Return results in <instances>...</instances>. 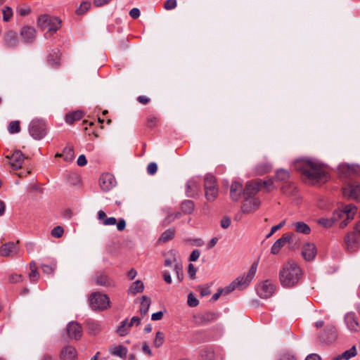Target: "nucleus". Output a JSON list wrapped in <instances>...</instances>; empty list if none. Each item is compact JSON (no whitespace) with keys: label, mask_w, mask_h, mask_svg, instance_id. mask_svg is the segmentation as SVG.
<instances>
[{"label":"nucleus","mask_w":360,"mask_h":360,"mask_svg":"<svg viewBox=\"0 0 360 360\" xmlns=\"http://www.w3.org/2000/svg\"><path fill=\"white\" fill-rule=\"evenodd\" d=\"M294 168L304 175L312 184H324L328 179V174L322 165L311 160H297L294 162Z\"/></svg>","instance_id":"nucleus-1"},{"label":"nucleus","mask_w":360,"mask_h":360,"mask_svg":"<svg viewBox=\"0 0 360 360\" xmlns=\"http://www.w3.org/2000/svg\"><path fill=\"white\" fill-rule=\"evenodd\" d=\"M302 271L294 260L283 264L279 272V280L283 287L290 288L297 285L301 279Z\"/></svg>","instance_id":"nucleus-2"},{"label":"nucleus","mask_w":360,"mask_h":360,"mask_svg":"<svg viewBox=\"0 0 360 360\" xmlns=\"http://www.w3.org/2000/svg\"><path fill=\"white\" fill-rule=\"evenodd\" d=\"M257 262H254L245 276H238L229 285L224 288H220L221 290H223V294H229L237 288L240 289L246 288L253 279L257 271Z\"/></svg>","instance_id":"nucleus-3"},{"label":"nucleus","mask_w":360,"mask_h":360,"mask_svg":"<svg viewBox=\"0 0 360 360\" xmlns=\"http://www.w3.org/2000/svg\"><path fill=\"white\" fill-rule=\"evenodd\" d=\"M89 304L91 309L94 311H104L110 307L109 297L100 292H94L90 295Z\"/></svg>","instance_id":"nucleus-4"},{"label":"nucleus","mask_w":360,"mask_h":360,"mask_svg":"<svg viewBox=\"0 0 360 360\" xmlns=\"http://www.w3.org/2000/svg\"><path fill=\"white\" fill-rule=\"evenodd\" d=\"M28 131L34 139L41 140L47 134L46 122L41 119H33L28 126Z\"/></svg>","instance_id":"nucleus-5"},{"label":"nucleus","mask_w":360,"mask_h":360,"mask_svg":"<svg viewBox=\"0 0 360 360\" xmlns=\"http://www.w3.org/2000/svg\"><path fill=\"white\" fill-rule=\"evenodd\" d=\"M61 21L48 15H42L38 18L37 25L41 30H47L51 34L55 33L60 27Z\"/></svg>","instance_id":"nucleus-6"},{"label":"nucleus","mask_w":360,"mask_h":360,"mask_svg":"<svg viewBox=\"0 0 360 360\" xmlns=\"http://www.w3.org/2000/svg\"><path fill=\"white\" fill-rule=\"evenodd\" d=\"M94 283L99 286L105 288L115 287V282L107 273L103 271H98L94 276Z\"/></svg>","instance_id":"nucleus-7"},{"label":"nucleus","mask_w":360,"mask_h":360,"mask_svg":"<svg viewBox=\"0 0 360 360\" xmlns=\"http://www.w3.org/2000/svg\"><path fill=\"white\" fill-rule=\"evenodd\" d=\"M5 158L8 160V163L14 171L22 167L25 158L24 154L20 150H15L11 155H7Z\"/></svg>","instance_id":"nucleus-8"},{"label":"nucleus","mask_w":360,"mask_h":360,"mask_svg":"<svg viewBox=\"0 0 360 360\" xmlns=\"http://www.w3.org/2000/svg\"><path fill=\"white\" fill-rule=\"evenodd\" d=\"M276 286L269 281H265L260 283L257 288V293L262 298H269L275 292Z\"/></svg>","instance_id":"nucleus-9"},{"label":"nucleus","mask_w":360,"mask_h":360,"mask_svg":"<svg viewBox=\"0 0 360 360\" xmlns=\"http://www.w3.org/2000/svg\"><path fill=\"white\" fill-rule=\"evenodd\" d=\"M99 185L103 191L111 190L116 185V180L110 173L103 174L99 179Z\"/></svg>","instance_id":"nucleus-10"},{"label":"nucleus","mask_w":360,"mask_h":360,"mask_svg":"<svg viewBox=\"0 0 360 360\" xmlns=\"http://www.w3.org/2000/svg\"><path fill=\"white\" fill-rule=\"evenodd\" d=\"M293 233H286L283 234L281 238L278 239L272 245L271 248V253L273 255H277L281 249L287 243H290L292 241Z\"/></svg>","instance_id":"nucleus-11"},{"label":"nucleus","mask_w":360,"mask_h":360,"mask_svg":"<svg viewBox=\"0 0 360 360\" xmlns=\"http://www.w3.org/2000/svg\"><path fill=\"white\" fill-rule=\"evenodd\" d=\"M260 206V200L257 198L245 197L242 210L244 213H250L257 210Z\"/></svg>","instance_id":"nucleus-12"},{"label":"nucleus","mask_w":360,"mask_h":360,"mask_svg":"<svg viewBox=\"0 0 360 360\" xmlns=\"http://www.w3.org/2000/svg\"><path fill=\"white\" fill-rule=\"evenodd\" d=\"M67 333L70 339L79 340L82 335V328L77 322L72 321L68 323L66 328Z\"/></svg>","instance_id":"nucleus-13"},{"label":"nucleus","mask_w":360,"mask_h":360,"mask_svg":"<svg viewBox=\"0 0 360 360\" xmlns=\"http://www.w3.org/2000/svg\"><path fill=\"white\" fill-rule=\"evenodd\" d=\"M317 253L316 245L314 243H307L302 247V255L306 261H312Z\"/></svg>","instance_id":"nucleus-14"},{"label":"nucleus","mask_w":360,"mask_h":360,"mask_svg":"<svg viewBox=\"0 0 360 360\" xmlns=\"http://www.w3.org/2000/svg\"><path fill=\"white\" fill-rule=\"evenodd\" d=\"M343 195L360 201V185H348L343 188Z\"/></svg>","instance_id":"nucleus-15"},{"label":"nucleus","mask_w":360,"mask_h":360,"mask_svg":"<svg viewBox=\"0 0 360 360\" xmlns=\"http://www.w3.org/2000/svg\"><path fill=\"white\" fill-rule=\"evenodd\" d=\"M19 241L15 243L13 242H8L1 245L0 248V254L3 257H9L15 255L18 252L17 244Z\"/></svg>","instance_id":"nucleus-16"},{"label":"nucleus","mask_w":360,"mask_h":360,"mask_svg":"<svg viewBox=\"0 0 360 360\" xmlns=\"http://www.w3.org/2000/svg\"><path fill=\"white\" fill-rule=\"evenodd\" d=\"M346 249L348 252H354L359 247L357 236L355 233L347 234L345 239Z\"/></svg>","instance_id":"nucleus-17"},{"label":"nucleus","mask_w":360,"mask_h":360,"mask_svg":"<svg viewBox=\"0 0 360 360\" xmlns=\"http://www.w3.org/2000/svg\"><path fill=\"white\" fill-rule=\"evenodd\" d=\"M218 314L214 311H206L202 314H198L194 316L195 322L198 324H205L209 322L216 320Z\"/></svg>","instance_id":"nucleus-18"},{"label":"nucleus","mask_w":360,"mask_h":360,"mask_svg":"<svg viewBox=\"0 0 360 360\" xmlns=\"http://www.w3.org/2000/svg\"><path fill=\"white\" fill-rule=\"evenodd\" d=\"M259 191L261 190L258 180L252 181L246 184L245 188L243 189V195L245 197H253Z\"/></svg>","instance_id":"nucleus-19"},{"label":"nucleus","mask_w":360,"mask_h":360,"mask_svg":"<svg viewBox=\"0 0 360 360\" xmlns=\"http://www.w3.org/2000/svg\"><path fill=\"white\" fill-rule=\"evenodd\" d=\"M60 360H76L77 358V353L72 346H66L63 347L60 354Z\"/></svg>","instance_id":"nucleus-20"},{"label":"nucleus","mask_w":360,"mask_h":360,"mask_svg":"<svg viewBox=\"0 0 360 360\" xmlns=\"http://www.w3.org/2000/svg\"><path fill=\"white\" fill-rule=\"evenodd\" d=\"M243 193V185L240 182L234 181L230 188V197L233 201H238Z\"/></svg>","instance_id":"nucleus-21"},{"label":"nucleus","mask_w":360,"mask_h":360,"mask_svg":"<svg viewBox=\"0 0 360 360\" xmlns=\"http://www.w3.org/2000/svg\"><path fill=\"white\" fill-rule=\"evenodd\" d=\"M345 321L349 330L356 332L359 329V324L354 313H348L345 317Z\"/></svg>","instance_id":"nucleus-22"},{"label":"nucleus","mask_w":360,"mask_h":360,"mask_svg":"<svg viewBox=\"0 0 360 360\" xmlns=\"http://www.w3.org/2000/svg\"><path fill=\"white\" fill-rule=\"evenodd\" d=\"M60 53L56 50H52L47 56V63L51 67L56 68L60 66Z\"/></svg>","instance_id":"nucleus-23"},{"label":"nucleus","mask_w":360,"mask_h":360,"mask_svg":"<svg viewBox=\"0 0 360 360\" xmlns=\"http://www.w3.org/2000/svg\"><path fill=\"white\" fill-rule=\"evenodd\" d=\"M20 34L25 42H32L35 38V30L31 27H23L21 29Z\"/></svg>","instance_id":"nucleus-24"},{"label":"nucleus","mask_w":360,"mask_h":360,"mask_svg":"<svg viewBox=\"0 0 360 360\" xmlns=\"http://www.w3.org/2000/svg\"><path fill=\"white\" fill-rule=\"evenodd\" d=\"M98 219L101 221L104 226H112L117 223V219L115 217H107L105 212L103 210L98 212Z\"/></svg>","instance_id":"nucleus-25"},{"label":"nucleus","mask_w":360,"mask_h":360,"mask_svg":"<svg viewBox=\"0 0 360 360\" xmlns=\"http://www.w3.org/2000/svg\"><path fill=\"white\" fill-rule=\"evenodd\" d=\"M5 42L8 47H15L18 43L17 34L13 31H8L5 37Z\"/></svg>","instance_id":"nucleus-26"},{"label":"nucleus","mask_w":360,"mask_h":360,"mask_svg":"<svg viewBox=\"0 0 360 360\" xmlns=\"http://www.w3.org/2000/svg\"><path fill=\"white\" fill-rule=\"evenodd\" d=\"M356 211L357 207L354 205H347L344 207L343 210L339 214V217H341L342 215H346L347 216V219L352 220L353 219Z\"/></svg>","instance_id":"nucleus-27"},{"label":"nucleus","mask_w":360,"mask_h":360,"mask_svg":"<svg viewBox=\"0 0 360 360\" xmlns=\"http://www.w3.org/2000/svg\"><path fill=\"white\" fill-rule=\"evenodd\" d=\"M109 352L112 355L121 358H125L127 354V347L122 345L113 346L110 348Z\"/></svg>","instance_id":"nucleus-28"},{"label":"nucleus","mask_w":360,"mask_h":360,"mask_svg":"<svg viewBox=\"0 0 360 360\" xmlns=\"http://www.w3.org/2000/svg\"><path fill=\"white\" fill-rule=\"evenodd\" d=\"M175 233H176L175 228L174 227L169 228L161 234V236L158 240V242L165 243L171 240L175 236Z\"/></svg>","instance_id":"nucleus-29"},{"label":"nucleus","mask_w":360,"mask_h":360,"mask_svg":"<svg viewBox=\"0 0 360 360\" xmlns=\"http://www.w3.org/2000/svg\"><path fill=\"white\" fill-rule=\"evenodd\" d=\"M293 227L297 233L308 235L311 233L310 227L303 221H297L293 224Z\"/></svg>","instance_id":"nucleus-30"},{"label":"nucleus","mask_w":360,"mask_h":360,"mask_svg":"<svg viewBox=\"0 0 360 360\" xmlns=\"http://www.w3.org/2000/svg\"><path fill=\"white\" fill-rule=\"evenodd\" d=\"M102 330L101 325L94 321H89L87 322V331L89 334L96 335Z\"/></svg>","instance_id":"nucleus-31"},{"label":"nucleus","mask_w":360,"mask_h":360,"mask_svg":"<svg viewBox=\"0 0 360 360\" xmlns=\"http://www.w3.org/2000/svg\"><path fill=\"white\" fill-rule=\"evenodd\" d=\"M290 177V174L288 170L280 169L276 172L275 180L276 181L283 182V184L288 181Z\"/></svg>","instance_id":"nucleus-32"},{"label":"nucleus","mask_w":360,"mask_h":360,"mask_svg":"<svg viewBox=\"0 0 360 360\" xmlns=\"http://www.w3.org/2000/svg\"><path fill=\"white\" fill-rule=\"evenodd\" d=\"M217 183L216 178L212 174H207L204 179V188L205 191L217 188Z\"/></svg>","instance_id":"nucleus-33"},{"label":"nucleus","mask_w":360,"mask_h":360,"mask_svg":"<svg viewBox=\"0 0 360 360\" xmlns=\"http://www.w3.org/2000/svg\"><path fill=\"white\" fill-rule=\"evenodd\" d=\"M143 283L140 280H137L131 285V286L128 289V293L134 295L137 293L142 292L143 291Z\"/></svg>","instance_id":"nucleus-34"},{"label":"nucleus","mask_w":360,"mask_h":360,"mask_svg":"<svg viewBox=\"0 0 360 360\" xmlns=\"http://www.w3.org/2000/svg\"><path fill=\"white\" fill-rule=\"evenodd\" d=\"M84 116V113L81 110H77L71 113H68L65 116V121L68 124H73L75 121L81 120Z\"/></svg>","instance_id":"nucleus-35"},{"label":"nucleus","mask_w":360,"mask_h":360,"mask_svg":"<svg viewBox=\"0 0 360 360\" xmlns=\"http://www.w3.org/2000/svg\"><path fill=\"white\" fill-rule=\"evenodd\" d=\"M324 333H328V335L326 338L323 337V341L326 342H331L336 338V329L334 326H328L325 329Z\"/></svg>","instance_id":"nucleus-36"},{"label":"nucleus","mask_w":360,"mask_h":360,"mask_svg":"<svg viewBox=\"0 0 360 360\" xmlns=\"http://www.w3.org/2000/svg\"><path fill=\"white\" fill-rule=\"evenodd\" d=\"M150 305V299L146 295L142 296V302L140 306V313L143 316L146 315Z\"/></svg>","instance_id":"nucleus-37"},{"label":"nucleus","mask_w":360,"mask_h":360,"mask_svg":"<svg viewBox=\"0 0 360 360\" xmlns=\"http://www.w3.org/2000/svg\"><path fill=\"white\" fill-rule=\"evenodd\" d=\"M271 169V166L270 164L264 162L259 164L255 167V173L257 175H263L269 172Z\"/></svg>","instance_id":"nucleus-38"},{"label":"nucleus","mask_w":360,"mask_h":360,"mask_svg":"<svg viewBox=\"0 0 360 360\" xmlns=\"http://www.w3.org/2000/svg\"><path fill=\"white\" fill-rule=\"evenodd\" d=\"M195 208V204L192 200H185L181 205V210L185 214H191Z\"/></svg>","instance_id":"nucleus-39"},{"label":"nucleus","mask_w":360,"mask_h":360,"mask_svg":"<svg viewBox=\"0 0 360 360\" xmlns=\"http://www.w3.org/2000/svg\"><path fill=\"white\" fill-rule=\"evenodd\" d=\"M260 190L265 189L266 192H270L275 188L274 181L271 179H269L266 181L258 180Z\"/></svg>","instance_id":"nucleus-40"},{"label":"nucleus","mask_w":360,"mask_h":360,"mask_svg":"<svg viewBox=\"0 0 360 360\" xmlns=\"http://www.w3.org/2000/svg\"><path fill=\"white\" fill-rule=\"evenodd\" d=\"M62 157L67 162H70L73 160L75 157L74 150L72 146H67L63 149L61 153Z\"/></svg>","instance_id":"nucleus-41"},{"label":"nucleus","mask_w":360,"mask_h":360,"mask_svg":"<svg viewBox=\"0 0 360 360\" xmlns=\"http://www.w3.org/2000/svg\"><path fill=\"white\" fill-rule=\"evenodd\" d=\"M296 187L295 184L289 181L284 183L283 186L281 187L282 192L289 195H292Z\"/></svg>","instance_id":"nucleus-42"},{"label":"nucleus","mask_w":360,"mask_h":360,"mask_svg":"<svg viewBox=\"0 0 360 360\" xmlns=\"http://www.w3.org/2000/svg\"><path fill=\"white\" fill-rule=\"evenodd\" d=\"M218 187L205 191V195L207 200L209 202L214 201L218 197Z\"/></svg>","instance_id":"nucleus-43"},{"label":"nucleus","mask_w":360,"mask_h":360,"mask_svg":"<svg viewBox=\"0 0 360 360\" xmlns=\"http://www.w3.org/2000/svg\"><path fill=\"white\" fill-rule=\"evenodd\" d=\"M164 342L165 334L161 331L157 332L155 334V339L153 342V345L156 348H159L163 345Z\"/></svg>","instance_id":"nucleus-44"},{"label":"nucleus","mask_w":360,"mask_h":360,"mask_svg":"<svg viewBox=\"0 0 360 360\" xmlns=\"http://www.w3.org/2000/svg\"><path fill=\"white\" fill-rule=\"evenodd\" d=\"M20 122L18 120L11 121L8 126V130L12 134L20 132Z\"/></svg>","instance_id":"nucleus-45"},{"label":"nucleus","mask_w":360,"mask_h":360,"mask_svg":"<svg viewBox=\"0 0 360 360\" xmlns=\"http://www.w3.org/2000/svg\"><path fill=\"white\" fill-rule=\"evenodd\" d=\"M91 8V3L89 1H83L80 6L77 8L75 13L77 15H80L84 14Z\"/></svg>","instance_id":"nucleus-46"},{"label":"nucleus","mask_w":360,"mask_h":360,"mask_svg":"<svg viewBox=\"0 0 360 360\" xmlns=\"http://www.w3.org/2000/svg\"><path fill=\"white\" fill-rule=\"evenodd\" d=\"M357 354L356 346H352L349 350L344 352L341 354L343 359L349 360L350 358L355 356Z\"/></svg>","instance_id":"nucleus-47"},{"label":"nucleus","mask_w":360,"mask_h":360,"mask_svg":"<svg viewBox=\"0 0 360 360\" xmlns=\"http://www.w3.org/2000/svg\"><path fill=\"white\" fill-rule=\"evenodd\" d=\"M2 13H3V20L5 22H8L13 16V10L9 6H5L3 8Z\"/></svg>","instance_id":"nucleus-48"},{"label":"nucleus","mask_w":360,"mask_h":360,"mask_svg":"<svg viewBox=\"0 0 360 360\" xmlns=\"http://www.w3.org/2000/svg\"><path fill=\"white\" fill-rule=\"evenodd\" d=\"M127 319L124 320L121 322L120 326L118 327L117 332L120 336H124L128 333V330L127 328Z\"/></svg>","instance_id":"nucleus-49"},{"label":"nucleus","mask_w":360,"mask_h":360,"mask_svg":"<svg viewBox=\"0 0 360 360\" xmlns=\"http://www.w3.org/2000/svg\"><path fill=\"white\" fill-rule=\"evenodd\" d=\"M51 234L53 238H61L64 234V229L61 226H56L51 230Z\"/></svg>","instance_id":"nucleus-50"},{"label":"nucleus","mask_w":360,"mask_h":360,"mask_svg":"<svg viewBox=\"0 0 360 360\" xmlns=\"http://www.w3.org/2000/svg\"><path fill=\"white\" fill-rule=\"evenodd\" d=\"M278 360H296V357L293 353L286 351L280 354Z\"/></svg>","instance_id":"nucleus-51"},{"label":"nucleus","mask_w":360,"mask_h":360,"mask_svg":"<svg viewBox=\"0 0 360 360\" xmlns=\"http://www.w3.org/2000/svg\"><path fill=\"white\" fill-rule=\"evenodd\" d=\"M174 271L176 274L178 279L181 281L184 279L183 266L181 263H176L174 265Z\"/></svg>","instance_id":"nucleus-52"},{"label":"nucleus","mask_w":360,"mask_h":360,"mask_svg":"<svg viewBox=\"0 0 360 360\" xmlns=\"http://www.w3.org/2000/svg\"><path fill=\"white\" fill-rule=\"evenodd\" d=\"M41 269L44 273L50 274H52L56 267V264L53 263L51 265L41 264Z\"/></svg>","instance_id":"nucleus-53"},{"label":"nucleus","mask_w":360,"mask_h":360,"mask_svg":"<svg viewBox=\"0 0 360 360\" xmlns=\"http://www.w3.org/2000/svg\"><path fill=\"white\" fill-rule=\"evenodd\" d=\"M318 222L321 226L329 228L333 226L334 221L332 219L321 218L319 219Z\"/></svg>","instance_id":"nucleus-54"},{"label":"nucleus","mask_w":360,"mask_h":360,"mask_svg":"<svg viewBox=\"0 0 360 360\" xmlns=\"http://www.w3.org/2000/svg\"><path fill=\"white\" fill-rule=\"evenodd\" d=\"M176 0H166L164 4V8L166 10H172L176 7Z\"/></svg>","instance_id":"nucleus-55"},{"label":"nucleus","mask_w":360,"mask_h":360,"mask_svg":"<svg viewBox=\"0 0 360 360\" xmlns=\"http://www.w3.org/2000/svg\"><path fill=\"white\" fill-rule=\"evenodd\" d=\"M187 302H188V304L192 307H196L199 304L198 300L195 298V297L193 295V293H190L188 295Z\"/></svg>","instance_id":"nucleus-56"},{"label":"nucleus","mask_w":360,"mask_h":360,"mask_svg":"<svg viewBox=\"0 0 360 360\" xmlns=\"http://www.w3.org/2000/svg\"><path fill=\"white\" fill-rule=\"evenodd\" d=\"M285 224V220L281 221L278 224L274 226L271 229L270 233L266 236V238L271 237L276 231L281 229Z\"/></svg>","instance_id":"nucleus-57"},{"label":"nucleus","mask_w":360,"mask_h":360,"mask_svg":"<svg viewBox=\"0 0 360 360\" xmlns=\"http://www.w3.org/2000/svg\"><path fill=\"white\" fill-rule=\"evenodd\" d=\"M9 281L11 283H16L22 281V276L21 274H13L9 276Z\"/></svg>","instance_id":"nucleus-58"},{"label":"nucleus","mask_w":360,"mask_h":360,"mask_svg":"<svg viewBox=\"0 0 360 360\" xmlns=\"http://www.w3.org/2000/svg\"><path fill=\"white\" fill-rule=\"evenodd\" d=\"M158 170L157 164L155 162H150L148 164L147 167V172L149 174L153 175L156 173Z\"/></svg>","instance_id":"nucleus-59"},{"label":"nucleus","mask_w":360,"mask_h":360,"mask_svg":"<svg viewBox=\"0 0 360 360\" xmlns=\"http://www.w3.org/2000/svg\"><path fill=\"white\" fill-rule=\"evenodd\" d=\"M193 188H196L197 192H198L199 190H200L198 186L195 184V183H194V182H188L187 184V191H186L188 196L194 197V194L193 193H190V190H192Z\"/></svg>","instance_id":"nucleus-60"},{"label":"nucleus","mask_w":360,"mask_h":360,"mask_svg":"<svg viewBox=\"0 0 360 360\" xmlns=\"http://www.w3.org/2000/svg\"><path fill=\"white\" fill-rule=\"evenodd\" d=\"M157 120V117L154 116H149L147 119V126L150 128L155 127Z\"/></svg>","instance_id":"nucleus-61"},{"label":"nucleus","mask_w":360,"mask_h":360,"mask_svg":"<svg viewBox=\"0 0 360 360\" xmlns=\"http://www.w3.org/2000/svg\"><path fill=\"white\" fill-rule=\"evenodd\" d=\"M188 274L193 279L196 274V269L193 264H189L188 266Z\"/></svg>","instance_id":"nucleus-62"},{"label":"nucleus","mask_w":360,"mask_h":360,"mask_svg":"<svg viewBox=\"0 0 360 360\" xmlns=\"http://www.w3.org/2000/svg\"><path fill=\"white\" fill-rule=\"evenodd\" d=\"M200 251L198 250H194L192 251L191 254L189 257V260L191 262L196 261L200 257Z\"/></svg>","instance_id":"nucleus-63"},{"label":"nucleus","mask_w":360,"mask_h":360,"mask_svg":"<svg viewBox=\"0 0 360 360\" xmlns=\"http://www.w3.org/2000/svg\"><path fill=\"white\" fill-rule=\"evenodd\" d=\"M116 224L117 230L120 231L124 230L126 227V221L124 219H120L118 221H117Z\"/></svg>","instance_id":"nucleus-64"}]
</instances>
